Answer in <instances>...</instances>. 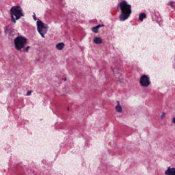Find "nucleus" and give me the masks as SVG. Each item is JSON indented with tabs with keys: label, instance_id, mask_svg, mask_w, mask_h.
I'll return each instance as SVG.
<instances>
[{
	"label": "nucleus",
	"instance_id": "f257e3e1",
	"mask_svg": "<svg viewBox=\"0 0 175 175\" xmlns=\"http://www.w3.org/2000/svg\"><path fill=\"white\" fill-rule=\"evenodd\" d=\"M122 13L120 15V21H125L132 14V5L128 4L126 1H122L119 4Z\"/></svg>",
	"mask_w": 175,
	"mask_h": 175
},
{
	"label": "nucleus",
	"instance_id": "f03ea898",
	"mask_svg": "<svg viewBox=\"0 0 175 175\" xmlns=\"http://www.w3.org/2000/svg\"><path fill=\"white\" fill-rule=\"evenodd\" d=\"M11 21L16 24V20H20L21 17H24L23 14V8L20 5L12 7L10 9Z\"/></svg>",
	"mask_w": 175,
	"mask_h": 175
},
{
	"label": "nucleus",
	"instance_id": "7ed1b4c3",
	"mask_svg": "<svg viewBox=\"0 0 175 175\" xmlns=\"http://www.w3.org/2000/svg\"><path fill=\"white\" fill-rule=\"evenodd\" d=\"M15 49L20 51L22 49H24L25 44H27V38L23 36H18L14 40Z\"/></svg>",
	"mask_w": 175,
	"mask_h": 175
},
{
	"label": "nucleus",
	"instance_id": "20e7f679",
	"mask_svg": "<svg viewBox=\"0 0 175 175\" xmlns=\"http://www.w3.org/2000/svg\"><path fill=\"white\" fill-rule=\"evenodd\" d=\"M49 28V25L43 23L42 21H37V29L38 32L41 35L42 38H44V35L47 33V29Z\"/></svg>",
	"mask_w": 175,
	"mask_h": 175
},
{
	"label": "nucleus",
	"instance_id": "39448f33",
	"mask_svg": "<svg viewBox=\"0 0 175 175\" xmlns=\"http://www.w3.org/2000/svg\"><path fill=\"white\" fill-rule=\"evenodd\" d=\"M139 84L141 87H150L151 85V81L150 80V76L143 75L139 79Z\"/></svg>",
	"mask_w": 175,
	"mask_h": 175
},
{
	"label": "nucleus",
	"instance_id": "423d86ee",
	"mask_svg": "<svg viewBox=\"0 0 175 175\" xmlns=\"http://www.w3.org/2000/svg\"><path fill=\"white\" fill-rule=\"evenodd\" d=\"M111 69L113 72L116 79H117L118 81H120V83H122L124 79H122V75H121V71L120 70V68H118V67H111Z\"/></svg>",
	"mask_w": 175,
	"mask_h": 175
},
{
	"label": "nucleus",
	"instance_id": "0eeeda50",
	"mask_svg": "<svg viewBox=\"0 0 175 175\" xmlns=\"http://www.w3.org/2000/svg\"><path fill=\"white\" fill-rule=\"evenodd\" d=\"M165 175H175V168L168 167L167 169L165 172Z\"/></svg>",
	"mask_w": 175,
	"mask_h": 175
},
{
	"label": "nucleus",
	"instance_id": "6e6552de",
	"mask_svg": "<svg viewBox=\"0 0 175 175\" xmlns=\"http://www.w3.org/2000/svg\"><path fill=\"white\" fill-rule=\"evenodd\" d=\"M100 27H105V25L102 24V25H98L96 27H92V31L94 33H98V32H99V28H100Z\"/></svg>",
	"mask_w": 175,
	"mask_h": 175
},
{
	"label": "nucleus",
	"instance_id": "1a4fd4ad",
	"mask_svg": "<svg viewBox=\"0 0 175 175\" xmlns=\"http://www.w3.org/2000/svg\"><path fill=\"white\" fill-rule=\"evenodd\" d=\"M117 106L116 107V110L118 111V113H122V107H121V105H120V101H117Z\"/></svg>",
	"mask_w": 175,
	"mask_h": 175
},
{
	"label": "nucleus",
	"instance_id": "9d476101",
	"mask_svg": "<svg viewBox=\"0 0 175 175\" xmlns=\"http://www.w3.org/2000/svg\"><path fill=\"white\" fill-rule=\"evenodd\" d=\"M65 47V44L64 42H59L56 45V49L57 50H63Z\"/></svg>",
	"mask_w": 175,
	"mask_h": 175
},
{
	"label": "nucleus",
	"instance_id": "9b49d317",
	"mask_svg": "<svg viewBox=\"0 0 175 175\" xmlns=\"http://www.w3.org/2000/svg\"><path fill=\"white\" fill-rule=\"evenodd\" d=\"M103 40L99 37H96L94 38V43L96 44H100L102 43Z\"/></svg>",
	"mask_w": 175,
	"mask_h": 175
},
{
	"label": "nucleus",
	"instance_id": "f8f14e48",
	"mask_svg": "<svg viewBox=\"0 0 175 175\" xmlns=\"http://www.w3.org/2000/svg\"><path fill=\"white\" fill-rule=\"evenodd\" d=\"M4 32L5 33H10V32H12V27L6 26Z\"/></svg>",
	"mask_w": 175,
	"mask_h": 175
},
{
	"label": "nucleus",
	"instance_id": "ddd939ff",
	"mask_svg": "<svg viewBox=\"0 0 175 175\" xmlns=\"http://www.w3.org/2000/svg\"><path fill=\"white\" fill-rule=\"evenodd\" d=\"M146 17H147V15L146 14V13H142L139 14V21H143V20H144V18H146Z\"/></svg>",
	"mask_w": 175,
	"mask_h": 175
},
{
	"label": "nucleus",
	"instance_id": "4468645a",
	"mask_svg": "<svg viewBox=\"0 0 175 175\" xmlns=\"http://www.w3.org/2000/svg\"><path fill=\"white\" fill-rule=\"evenodd\" d=\"M32 92H33V91L32 90L27 92V93L26 94V96H30Z\"/></svg>",
	"mask_w": 175,
	"mask_h": 175
},
{
	"label": "nucleus",
	"instance_id": "2eb2a0df",
	"mask_svg": "<svg viewBox=\"0 0 175 175\" xmlns=\"http://www.w3.org/2000/svg\"><path fill=\"white\" fill-rule=\"evenodd\" d=\"M165 116H166V113L165 112H163L161 116V119L163 120V118H165Z\"/></svg>",
	"mask_w": 175,
	"mask_h": 175
},
{
	"label": "nucleus",
	"instance_id": "dca6fc26",
	"mask_svg": "<svg viewBox=\"0 0 175 175\" xmlns=\"http://www.w3.org/2000/svg\"><path fill=\"white\" fill-rule=\"evenodd\" d=\"M29 49H31V46H27V47L25 48V51H26V53H28V52L29 51Z\"/></svg>",
	"mask_w": 175,
	"mask_h": 175
},
{
	"label": "nucleus",
	"instance_id": "f3484780",
	"mask_svg": "<svg viewBox=\"0 0 175 175\" xmlns=\"http://www.w3.org/2000/svg\"><path fill=\"white\" fill-rule=\"evenodd\" d=\"M174 2H173V1H171L170 3V5L171 6V8H174Z\"/></svg>",
	"mask_w": 175,
	"mask_h": 175
},
{
	"label": "nucleus",
	"instance_id": "a211bd4d",
	"mask_svg": "<svg viewBox=\"0 0 175 175\" xmlns=\"http://www.w3.org/2000/svg\"><path fill=\"white\" fill-rule=\"evenodd\" d=\"M33 20H34L35 21H36V20H37V19H36V15L34 14V15L33 16Z\"/></svg>",
	"mask_w": 175,
	"mask_h": 175
},
{
	"label": "nucleus",
	"instance_id": "6ab92c4d",
	"mask_svg": "<svg viewBox=\"0 0 175 175\" xmlns=\"http://www.w3.org/2000/svg\"><path fill=\"white\" fill-rule=\"evenodd\" d=\"M64 81H66V79H64Z\"/></svg>",
	"mask_w": 175,
	"mask_h": 175
},
{
	"label": "nucleus",
	"instance_id": "aec40b11",
	"mask_svg": "<svg viewBox=\"0 0 175 175\" xmlns=\"http://www.w3.org/2000/svg\"><path fill=\"white\" fill-rule=\"evenodd\" d=\"M68 110H69V108H68Z\"/></svg>",
	"mask_w": 175,
	"mask_h": 175
}]
</instances>
